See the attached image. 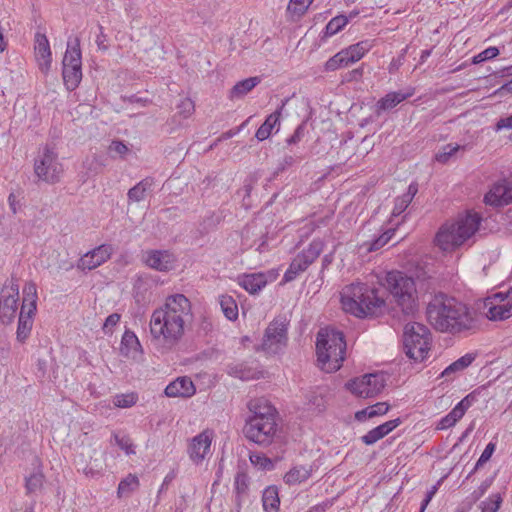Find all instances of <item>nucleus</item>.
<instances>
[{
	"label": "nucleus",
	"instance_id": "nucleus-35",
	"mask_svg": "<svg viewBox=\"0 0 512 512\" xmlns=\"http://www.w3.org/2000/svg\"><path fill=\"white\" fill-rule=\"evenodd\" d=\"M152 185L153 179L150 177L141 180L135 186L128 190V200L131 202L143 201L146 197L147 191L151 189Z\"/></svg>",
	"mask_w": 512,
	"mask_h": 512
},
{
	"label": "nucleus",
	"instance_id": "nucleus-19",
	"mask_svg": "<svg viewBox=\"0 0 512 512\" xmlns=\"http://www.w3.org/2000/svg\"><path fill=\"white\" fill-rule=\"evenodd\" d=\"M487 205L499 207L512 203V182L502 180L493 185L490 191L484 196Z\"/></svg>",
	"mask_w": 512,
	"mask_h": 512
},
{
	"label": "nucleus",
	"instance_id": "nucleus-46",
	"mask_svg": "<svg viewBox=\"0 0 512 512\" xmlns=\"http://www.w3.org/2000/svg\"><path fill=\"white\" fill-rule=\"evenodd\" d=\"M249 477L244 472H238L234 479V493L248 495Z\"/></svg>",
	"mask_w": 512,
	"mask_h": 512
},
{
	"label": "nucleus",
	"instance_id": "nucleus-56",
	"mask_svg": "<svg viewBox=\"0 0 512 512\" xmlns=\"http://www.w3.org/2000/svg\"><path fill=\"white\" fill-rule=\"evenodd\" d=\"M99 33L96 35L95 43L99 50L106 52L109 49L108 36L104 33L102 25H98Z\"/></svg>",
	"mask_w": 512,
	"mask_h": 512
},
{
	"label": "nucleus",
	"instance_id": "nucleus-2",
	"mask_svg": "<svg viewBox=\"0 0 512 512\" xmlns=\"http://www.w3.org/2000/svg\"><path fill=\"white\" fill-rule=\"evenodd\" d=\"M426 314L430 324L440 332L456 334L477 326V320L465 304L441 292L432 296Z\"/></svg>",
	"mask_w": 512,
	"mask_h": 512
},
{
	"label": "nucleus",
	"instance_id": "nucleus-61",
	"mask_svg": "<svg viewBox=\"0 0 512 512\" xmlns=\"http://www.w3.org/2000/svg\"><path fill=\"white\" fill-rule=\"evenodd\" d=\"M437 489H438L437 485H434V486L431 487V489L429 491H427L426 496H425V498L423 499V501L421 503V507H420V511L419 512H424L425 511L426 507L428 506V504L430 503V501L432 500V498L436 494Z\"/></svg>",
	"mask_w": 512,
	"mask_h": 512
},
{
	"label": "nucleus",
	"instance_id": "nucleus-43",
	"mask_svg": "<svg viewBox=\"0 0 512 512\" xmlns=\"http://www.w3.org/2000/svg\"><path fill=\"white\" fill-rule=\"evenodd\" d=\"M502 496L500 493L490 495L487 499L480 503L481 512H497L502 504Z\"/></svg>",
	"mask_w": 512,
	"mask_h": 512
},
{
	"label": "nucleus",
	"instance_id": "nucleus-50",
	"mask_svg": "<svg viewBox=\"0 0 512 512\" xmlns=\"http://www.w3.org/2000/svg\"><path fill=\"white\" fill-rule=\"evenodd\" d=\"M499 55V49L497 47L491 46L487 49L483 50L482 52L475 55L472 59L473 64H479L484 61L490 60L495 58Z\"/></svg>",
	"mask_w": 512,
	"mask_h": 512
},
{
	"label": "nucleus",
	"instance_id": "nucleus-30",
	"mask_svg": "<svg viewBox=\"0 0 512 512\" xmlns=\"http://www.w3.org/2000/svg\"><path fill=\"white\" fill-rule=\"evenodd\" d=\"M260 82L261 79L257 76L249 77L244 80L238 81L229 91V99L236 100L243 98Z\"/></svg>",
	"mask_w": 512,
	"mask_h": 512
},
{
	"label": "nucleus",
	"instance_id": "nucleus-47",
	"mask_svg": "<svg viewBox=\"0 0 512 512\" xmlns=\"http://www.w3.org/2000/svg\"><path fill=\"white\" fill-rule=\"evenodd\" d=\"M313 1L314 0H290L287 10L297 16H302L306 13Z\"/></svg>",
	"mask_w": 512,
	"mask_h": 512
},
{
	"label": "nucleus",
	"instance_id": "nucleus-39",
	"mask_svg": "<svg viewBox=\"0 0 512 512\" xmlns=\"http://www.w3.org/2000/svg\"><path fill=\"white\" fill-rule=\"evenodd\" d=\"M393 234L394 230L388 229L371 241H365L363 244H361V248H365L367 252L377 251L388 243Z\"/></svg>",
	"mask_w": 512,
	"mask_h": 512
},
{
	"label": "nucleus",
	"instance_id": "nucleus-37",
	"mask_svg": "<svg viewBox=\"0 0 512 512\" xmlns=\"http://www.w3.org/2000/svg\"><path fill=\"white\" fill-rule=\"evenodd\" d=\"M373 47L370 40L360 41L344 49L351 63L359 61Z\"/></svg>",
	"mask_w": 512,
	"mask_h": 512
},
{
	"label": "nucleus",
	"instance_id": "nucleus-27",
	"mask_svg": "<svg viewBox=\"0 0 512 512\" xmlns=\"http://www.w3.org/2000/svg\"><path fill=\"white\" fill-rule=\"evenodd\" d=\"M6 291L2 290L0 295V320L3 324H9L15 317L17 311V300L13 296H5Z\"/></svg>",
	"mask_w": 512,
	"mask_h": 512
},
{
	"label": "nucleus",
	"instance_id": "nucleus-4",
	"mask_svg": "<svg viewBox=\"0 0 512 512\" xmlns=\"http://www.w3.org/2000/svg\"><path fill=\"white\" fill-rule=\"evenodd\" d=\"M317 360L323 370L334 372L341 368L345 359L346 342L343 332L334 328H322L317 333Z\"/></svg>",
	"mask_w": 512,
	"mask_h": 512
},
{
	"label": "nucleus",
	"instance_id": "nucleus-23",
	"mask_svg": "<svg viewBox=\"0 0 512 512\" xmlns=\"http://www.w3.org/2000/svg\"><path fill=\"white\" fill-rule=\"evenodd\" d=\"M402 423L401 418H395L393 420H389L383 424L378 425L377 427L368 431L365 435L361 437V440L366 445H373L377 441L384 438L390 432H392L395 428H397Z\"/></svg>",
	"mask_w": 512,
	"mask_h": 512
},
{
	"label": "nucleus",
	"instance_id": "nucleus-62",
	"mask_svg": "<svg viewBox=\"0 0 512 512\" xmlns=\"http://www.w3.org/2000/svg\"><path fill=\"white\" fill-rule=\"evenodd\" d=\"M502 129H512V115L505 118H500L497 121L495 125V130L500 131Z\"/></svg>",
	"mask_w": 512,
	"mask_h": 512
},
{
	"label": "nucleus",
	"instance_id": "nucleus-18",
	"mask_svg": "<svg viewBox=\"0 0 512 512\" xmlns=\"http://www.w3.org/2000/svg\"><path fill=\"white\" fill-rule=\"evenodd\" d=\"M499 299L498 303H490L486 316L492 321L505 320L512 316V288L506 293L499 292L494 295V300Z\"/></svg>",
	"mask_w": 512,
	"mask_h": 512
},
{
	"label": "nucleus",
	"instance_id": "nucleus-51",
	"mask_svg": "<svg viewBox=\"0 0 512 512\" xmlns=\"http://www.w3.org/2000/svg\"><path fill=\"white\" fill-rule=\"evenodd\" d=\"M137 399L138 397L134 393L121 394L115 397L114 404L120 408H129L136 404Z\"/></svg>",
	"mask_w": 512,
	"mask_h": 512
},
{
	"label": "nucleus",
	"instance_id": "nucleus-3",
	"mask_svg": "<svg viewBox=\"0 0 512 512\" xmlns=\"http://www.w3.org/2000/svg\"><path fill=\"white\" fill-rule=\"evenodd\" d=\"M341 304L345 312L358 318L376 317L386 307V302L378 295V290L363 283L345 286L341 292Z\"/></svg>",
	"mask_w": 512,
	"mask_h": 512
},
{
	"label": "nucleus",
	"instance_id": "nucleus-44",
	"mask_svg": "<svg viewBox=\"0 0 512 512\" xmlns=\"http://www.w3.org/2000/svg\"><path fill=\"white\" fill-rule=\"evenodd\" d=\"M483 390H485L484 386L472 391L458 402L455 408L464 416L465 412L478 400L477 397Z\"/></svg>",
	"mask_w": 512,
	"mask_h": 512
},
{
	"label": "nucleus",
	"instance_id": "nucleus-57",
	"mask_svg": "<svg viewBox=\"0 0 512 512\" xmlns=\"http://www.w3.org/2000/svg\"><path fill=\"white\" fill-rule=\"evenodd\" d=\"M389 404L386 402H378L374 405L369 406V413L371 417L385 415L389 411Z\"/></svg>",
	"mask_w": 512,
	"mask_h": 512
},
{
	"label": "nucleus",
	"instance_id": "nucleus-10",
	"mask_svg": "<svg viewBox=\"0 0 512 512\" xmlns=\"http://www.w3.org/2000/svg\"><path fill=\"white\" fill-rule=\"evenodd\" d=\"M37 287L33 282H28L23 288V303L19 314L16 339L24 343L30 336L33 326V316L37 309Z\"/></svg>",
	"mask_w": 512,
	"mask_h": 512
},
{
	"label": "nucleus",
	"instance_id": "nucleus-36",
	"mask_svg": "<svg viewBox=\"0 0 512 512\" xmlns=\"http://www.w3.org/2000/svg\"><path fill=\"white\" fill-rule=\"evenodd\" d=\"M311 471V468L305 466H295L285 474L284 481L288 485L299 484L311 476Z\"/></svg>",
	"mask_w": 512,
	"mask_h": 512
},
{
	"label": "nucleus",
	"instance_id": "nucleus-7",
	"mask_svg": "<svg viewBox=\"0 0 512 512\" xmlns=\"http://www.w3.org/2000/svg\"><path fill=\"white\" fill-rule=\"evenodd\" d=\"M403 346L406 355L415 362H422L428 357L431 347L429 329L418 322L405 325Z\"/></svg>",
	"mask_w": 512,
	"mask_h": 512
},
{
	"label": "nucleus",
	"instance_id": "nucleus-25",
	"mask_svg": "<svg viewBox=\"0 0 512 512\" xmlns=\"http://www.w3.org/2000/svg\"><path fill=\"white\" fill-rule=\"evenodd\" d=\"M249 410L251 411L252 415L248 419H256L260 420L259 418L269 417V418H276L277 417V411L276 409L268 403V401L264 398H258L255 400L250 401L249 403Z\"/></svg>",
	"mask_w": 512,
	"mask_h": 512
},
{
	"label": "nucleus",
	"instance_id": "nucleus-22",
	"mask_svg": "<svg viewBox=\"0 0 512 512\" xmlns=\"http://www.w3.org/2000/svg\"><path fill=\"white\" fill-rule=\"evenodd\" d=\"M35 53L39 61L40 70L47 73L51 67V50L46 35L36 33L35 35Z\"/></svg>",
	"mask_w": 512,
	"mask_h": 512
},
{
	"label": "nucleus",
	"instance_id": "nucleus-9",
	"mask_svg": "<svg viewBox=\"0 0 512 512\" xmlns=\"http://www.w3.org/2000/svg\"><path fill=\"white\" fill-rule=\"evenodd\" d=\"M34 173L39 181L55 184L60 181L63 166L58 154L50 145H45L34 160Z\"/></svg>",
	"mask_w": 512,
	"mask_h": 512
},
{
	"label": "nucleus",
	"instance_id": "nucleus-38",
	"mask_svg": "<svg viewBox=\"0 0 512 512\" xmlns=\"http://www.w3.org/2000/svg\"><path fill=\"white\" fill-rule=\"evenodd\" d=\"M219 304L224 316L228 320L235 321L238 318V306L232 296L221 295L219 297Z\"/></svg>",
	"mask_w": 512,
	"mask_h": 512
},
{
	"label": "nucleus",
	"instance_id": "nucleus-32",
	"mask_svg": "<svg viewBox=\"0 0 512 512\" xmlns=\"http://www.w3.org/2000/svg\"><path fill=\"white\" fill-rule=\"evenodd\" d=\"M358 12H352L350 13L349 17L345 15H337L333 17L326 25L324 31L321 35V40H326L327 38L337 34L339 31H341L349 22L350 19H352L354 16H356Z\"/></svg>",
	"mask_w": 512,
	"mask_h": 512
},
{
	"label": "nucleus",
	"instance_id": "nucleus-54",
	"mask_svg": "<svg viewBox=\"0 0 512 512\" xmlns=\"http://www.w3.org/2000/svg\"><path fill=\"white\" fill-rule=\"evenodd\" d=\"M120 314L118 313H112L110 314L104 324H103V327H102V330L105 334H111L112 331H113V328L119 323L120 321Z\"/></svg>",
	"mask_w": 512,
	"mask_h": 512
},
{
	"label": "nucleus",
	"instance_id": "nucleus-5",
	"mask_svg": "<svg viewBox=\"0 0 512 512\" xmlns=\"http://www.w3.org/2000/svg\"><path fill=\"white\" fill-rule=\"evenodd\" d=\"M481 220L478 213L469 212L455 223L442 225L435 236V245L445 252L455 250L475 234Z\"/></svg>",
	"mask_w": 512,
	"mask_h": 512
},
{
	"label": "nucleus",
	"instance_id": "nucleus-11",
	"mask_svg": "<svg viewBox=\"0 0 512 512\" xmlns=\"http://www.w3.org/2000/svg\"><path fill=\"white\" fill-rule=\"evenodd\" d=\"M247 419L243 427L245 437L260 446H268L273 442L277 432L276 418L264 417Z\"/></svg>",
	"mask_w": 512,
	"mask_h": 512
},
{
	"label": "nucleus",
	"instance_id": "nucleus-21",
	"mask_svg": "<svg viewBox=\"0 0 512 512\" xmlns=\"http://www.w3.org/2000/svg\"><path fill=\"white\" fill-rule=\"evenodd\" d=\"M196 392L195 385L193 381L186 376L178 377L171 383H169L164 393L167 397H181V398H190Z\"/></svg>",
	"mask_w": 512,
	"mask_h": 512
},
{
	"label": "nucleus",
	"instance_id": "nucleus-8",
	"mask_svg": "<svg viewBox=\"0 0 512 512\" xmlns=\"http://www.w3.org/2000/svg\"><path fill=\"white\" fill-rule=\"evenodd\" d=\"M62 77L68 91H74L82 80V55L78 37L73 42L68 41L62 61Z\"/></svg>",
	"mask_w": 512,
	"mask_h": 512
},
{
	"label": "nucleus",
	"instance_id": "nucleus-26",
	"mask_svg": "<svg viewBox=\"0 0 512 512\" xmlns=\"http://www.w3.org/2000/svg\"><path fill=\"white\" fill-rule=\"evenodd\" d=\"M267 283V275L261 272L243 275L240 280V285L250 294L258 293Z\"/></svg>",
	"mask_w": 512,
	"mask_h": 512
},
{
	"label": "nucleus",
	"instance_id": "nucleus-17",
	"mask_svg": "<svg viewBox=\"0 0 512 512\" xmlns=\"http://www.w3.org/2000/svg\"><path fill=\"white\" fill-rule=\"evenodd\" d=\"M212 439L213 431L209 429L203 430L192 438L188 447V454L193 463L200 464L203 462L210 452Z\"/></svg>",
	"mask_w": 512,
	"mask_h": 512
},
{
	"label": "nucleus",
	"instance_id": "nucleus-52",
	"mask_svg": "<svg viewBox=\"0 0 512 512\" xmlns=\"http://www.w3.org/2000/svg\"><path fill=\"white\" fill-rule=\"evenodd\" d=\"M305 131H306V122H302L301 124H299L296 127L294 133L286 139L287 145H295V144L299 143L302 140V138L304 137Z\"/></svg>",
	"mask_w": 512,
	"mask_h": 512
},
{
	"label": "nucleus",
	"instance_id": "nucleus-16",
	"mask_svg": "<svg viewBox=\"0 0 512 512\" xmlns=\"http://www.w3.org/2000/svg\"><path fill=\"white\" fill-rule=\"evenodd\" d=\"M143 262L151 269L168 272L174 268L175 255L168 250H147L142 254Z\"/></svg>",
	"mask_w": 512,
	"mask_h": 512
},
{
	"label": "nucleus",
	"instance_id": "nucleus-40",
	"mask_svg": "<svg viewBox=\"0 0 512 512\" xmlns=\"http://www.w3.org/2000/svg\"><path fill=\"white\" fill-rule=\"evenodd\" d=\"M350 64L352 63L343 49L326 61L325 71H335L339 68L347 67Z\"/></svg>",
	"mask_w": 512,
	"mask_h": 512
},
{
	"label": "nucleus",
	"instance_id": "nucleus-28",
	"mask_svg": "<svg viewBox=\"0 0 512 512\" xmlns=\"http://www.w3.org/2000/svg\"><path fill=\"white\" fill-rule=\"evenodd\" d=\"M413 93H414V90L411 89L407 93H402L400 91H397V92H390V93L386 94L384 97H382L380 100H378V102L376 104L378 112L386 111V110L394 108L402 101L411 97L413 95Z\"/></svg>",
	"mask_w": 512,
	"mask_h": 512
},
{
	"label": "nucleus",
	"instance_id": "nucleus-13",
	"mask_svg": "<svg viewBox=\"0 0 512 512\" xmlns=\"http://www.w3.org/2000/svg\"><path fill=\"white\" fill-rule=\"evenodd\" d=\"M288 323L284 318H276L265 329L261 350L266 354L279 353L287 345Z\"/></svg>",
	"mask_w": 512,
	"mask_h": 512
},
{
	"label": "nucleus",
	"instance_id": "nucleus-34",
	"mask_svg": "<svg viewBox=\"0 0 512 512\" xmlns=\"http://www.w3.org/2000/svg\"><path fill=\"white\" fill-rule=\"evenodd\" d=\"M476 353H467L447 366L441 373V377H450L452 374L461 372L468 368L476 359Z\"/></svg>",
	"mask_w": 512,
	"mask_h": 512
},
{
	"label": "nucleus",
	"instance_id": "nucleus-29",
	"mask_svg": "<svg viewBox=\"0 0 512 512\" xmlns=\"http://www.w3.org/2000/svg\"><path fill=\"white\" fill-rule=\"evenodd\" d=\"M120 352L125 357H134L141 352V344L134 332L126 330L121 339Z\"/></svg>",
	"mask_w": 512,
	"mask_h": 512
},
{
	"label": "nucleus",
	"instance_id": "nucleus-12",
	"mask_svg": "<svg viewBox=\"0 0 512 512\" xmlns=\"http://www.w3.org/2000/svg\"><path fill=\"white\" fill-rule=\"evenodd\" d=\"M324 241L320 238L314 239L306 249L298 253L291 261L288 269L284 273L283 281L291 282L304 271L320 256L324 249Z\"/></svg>",
	"mask_w": 512,
	"mask_h": 512
},
{
	"label": "nucleus",
	"instance_id": "nucleus-48",
	"mask_svg": "<svg viewBox=\"0 0 512 512\" xmlns=\"http://www.w3.org/2000/svg\"><path fill=\"white\" fill-rule=\"evenodd\" d=\"M460 149H464V147L460 146V145H455L453 146L452 144H447L445 145L443 148H442V151L437 153L436 156H435V159L439 162V163H447L449 161V159L455 155Z\"/></svg>",
	"mask_w": 512,
	"mask_h": 512
},
{
	"label": "nucleus",
	"instance_id": "nucleus-55",
	"mask_svg": "<svg viewBox=\"0 0 512 512\" xmlns=\"http://www.w3.org/2000/svg\"><path fill=\"white\" fill-rule=\"evenodd\" d=\"M295 163L296 157H294L293 155H285L281 160H279L274 174L278 175L279 173H282L289 167L293 166Z\"/></svg>",
	"mask_w": 512,
	"mask_h": 512
},
{
	"label": "nucleus",
	"instance_id": "nucleus-14",
	"mask_svg": "<svg viewBox=\"0 0 512 512\" xmlns=\"http://www.w3.org/2000/svg\"><path fill=\"white\" fill-rule=\"evenodd\" d=\"M347 389L362 398H373L385 387L384 376L378 373H370L350 380Z\"/></svg>",
	"mask_w": 512,
	"mask_h": 512
},
{
	"label": "nucleus",
	"instance_id": "nucleus-1",
	"mask_svg": "<svg viewBox=\"0 0 512 512\" xmlns=\"http://www.w3.org/2000/svg\"><path fill=\"white\" fill-rule=\"evenodd\" d=\"M191 317V303L183 294L168 296L150 319V332L155 340H163L167 348L175 346L184 334L185 322Z\"/></svg>",
	"mask_w": 512,
	"mask_h": 512
},
{
	"label": "nucleus",
	"instance_id": "nucleus-33",
	"mask_svg": "<svg viewBox=\"0 0 512 512\" xmlns=\"http://www.w3.org/2000/svg\"><path fill=\"white\" fill-rule=\"evenodd\" d=\"M262 504L265 512H278L280 498L278 488L275 485L268 486L262 494Z\"/></svg>",
	"mask_w": 512,
	"mask_h": 512
},
{
	"label": "nucleus",
	"instance_id": "nucleus-20",
	"mask_svg": "<svg viewBox=\"0 0 512 512\" xmlns=\"http://www.w3.org/2000/svg\"><path fill=\"white\" fill-rule=\"evenodd\" d=\"M111 256L110 245H100L80 258L78 268L92 270L106 262Z\"/></svg>",
	"mask_w": 512,
	"mask_h": 512
},
{
	"label": "nucleus",
	"instance_id": "nucleus-63",
	"mask_svg": "<svg viewBox=\"0 0 512 512\" xmlns=\"http://www.w3.org/2000/svg\"><path fill=\"white\" fill-rule=\"evenodd\" d=\"M512 93V79L505 84H503L501 87H499L497 90L494 91L493 95L495 96H505L506 94Z\"/></svg>",
	"mask_w": 512,
	"mask_h": 512
},
{
	"label": "nucleus",
	"instance_id": "nucleus-15",
	"mask_svg": "<svg viewBox=\"0 0 512 512\" xmlns=\"http://www.w3.org/2000/svg\"><path fill=\"white\" fill-rule=\"evenodd\" d=\"M78 469L88 477H96L104 469L103 453L97 449H84L76 461Z\"/></svg>",
	"mask_w": 512,
	"mask_h": 512
},
{
	"label": "nucleus",
	"instance_id": "nucleus-42",
	"mask_svg": "<svg viewBox=\"0 0 512 512\" xmlns=\"http://www.w3.org/2000/svg\"><path fill=\"white\" fill-rule=\"evenodd\" d=\"M139 485L138 478L135 475L129 474L126 478L120 481L118 485V496L122 497L134 491Z\"/></svg>",
	"mask_w": 512,
	"mask_h": 512
},
{
	"label": "nucleus",
	"instance_id": "nucleus-6",
	"mask_svg": "<svg viewBox=\"0 0 512 512\" xmlns=\"http://www.w3.org/2000/svg\"><path fill=\"white\" fill-rule=\"evenodd\" d=\"M383 285L404 314L410 315L416 311L417 289L413 277L402 271H389L386 273Z\"/></svg>",
	"mask_w": 512,
	"mask_h": 512
},
{
	"label": "nucleus",
	"instance_id": "nucleus-53",
	"mask_svg": "<svg viewBox=\"0 0 512 512\" xmlns=\"http://www.w3.org/2000/svg\"><path fill=\"white\" fill-rule=\"evenodd\" d=\"M179 114L183 115L184 118L189 117L194 111V103L189 98H184L180 101L177 106Z\"/></svg>",
	"mask_w": 512,
	"mask_h": 512
},
{
	"label": "nucleus",
	"instance_id": "nucleus-59",
	"mask_svg": "<svg viewBox=\"0 0 512 512\" xmlns=\"http://www.w3.org/2000/svg\"><path fill=\"white\" fill-rule=\"evenodd\" d=\"M2 290L6 291L5 296H13L18 301L19 296V285L11 280L9 286H5Z\"/></svg>",
	"mask_w": 512,
	"mask_h": 512
},
{
	"label": "nucleus",
	"instance_id": "nucleus-31",
	"mask_svg": "<svg viewBox=\"0 0 512 512\" xmlns=\"http://www.w3.org/2000/svg\"><path fill=\"white\" fill-rule=\"evenodd\" d=\"M417 192L418 184L416 182H412L408 186L407 191L395 199L394 208L392 210V216L397 217L401 215L403 212H405L410 203L412 202L413 198L417 194Z\"/></svg>",
	"mask_w": 512,
	"mask_h": 512
},
{
	"label": "nucleus",
	"instance_id": "nucleus-58",
	"mask_svg": "<svg viewBox=\"0 0 512 512\" xmlns=\"http://www.w3.org/2000/svg\"><path fill=\"white\" fill-rule=\"evenodd\" d=\"M493 483V477H490V478H487L486 480H484L481 485L473 491L472 493V497L474 500H478L480 499V497H482L486 491L489 489V487L492 485Z\"/></svg>",
	"mask_w": 512,
	"mask_h": 512
},
{
	"label": "nucleus",
	"instance_id": "nucleus-60",
	"mask_svg": "<svg viewBox=\"0 0 512 512\" xmlns=\"http://www.w3.org/2000/svg\"><path fill=\"white\" fill-rule=\"evenodd\" d=\"M116 442L118 446L125 450L127 454L134 453V450L132 449V443L130 442V439L127 437L119 438L116 436Z\"/></svg>",
	"mask_w": 512,
	"mask_h": 512
},
{
	"label": "nucleus",
	"instance_id": "nucleus-64",
	"mask_svg": "<svg viewBox=\"0 0 512 512\" xmlns=\"http://www.w3.org/2000/svg\"><path fill=\"white\" fill-rule=\"evenodd\" d=\"M332 501L326 500L311 507L307 512H325L332 506Z\"/></svg>",
	"mask_w": 512,
	"mask_h": 512
},
{
	"label": "nucleus",
	"instance_id": "nucleus-41",
	"mask_svg": "<svg viewBox=\"0 0 512 512\" xmlns=\"http://www.w3.org/2000/svg\"><path fill=\"white\" fill-rule=\"evenodd\" d=\"M44 482V475L43 473L38 470L34 473H32L29 477H26L25 479V487L28 493H35L39 491Z\"/></svg>",
	"mask_w": 512,
	"mask_h": 512
},
{
	"label": "nucleus",
	"instance_id": "nucleus-49",
	"mask_svg": "<svg viewBox=\"0 0 512 512\" xmlns=\"http://www.w3.org/2000/svg\"><path fill=\"white\" fill-rule=\"evenodd\" d=\"M250 461L255 466H258L261 469L271 470L274 467L273 462L266 455L261 453H255L250 456Z\"/></svg>",
	"mask_w": 512,
	"mask_h": 512
},
{
	"label": "nucleus",
	"instance_id": "nucleus-24",
	"mask_svg": "<svg viewBox=\"0 0 512 512\" xmlns=\"http://www.w3.org/2000/svg\"><path fill=\"white\" fill-rule=\"evenodd\" d=\"M288 99L282 101L280 107L273 113L267 116L263 124L257 129L255 137L259 141H264L269 138L271 135L272 129L279 124L280 116L284 106L286 105Z\"/></svg>",
	"mask_w": 512,
	"mask_h": 512
},
{
	"label": "nucleus",
	"instance_id": "nucleus-45",
	"mask_svg": "<svg viewBox=\"0 0 512 512\" xmlns=\"http://www.w3.org/2000/svg\"><path fill=\"white\" fill-rule=\"evenodd\" d=\"M463 415L454 407L446 416H444L437 424L438 430H445L454 426Z\"/></svg>",
	"mask_w": 512,
	"mask_h": 512
}]
</instances>
